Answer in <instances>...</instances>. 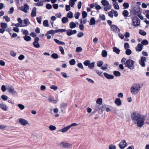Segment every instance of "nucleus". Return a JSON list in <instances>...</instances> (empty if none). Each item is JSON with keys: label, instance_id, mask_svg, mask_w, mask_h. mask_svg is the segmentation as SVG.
I'll list each match as a JSON object with an SVG mask.
<instances>
[{"label": "nucleus", "instance_id": "de8ad7c7", "mask_svg": "<svg viewBox=\"0 0 149 149\" xmlns=\"http://www.w3.org/2000/svg\"><path fill=\"white\" fill-rule=\"evenodd\" d=\"M1 98L4 100H6L8 98V97L6 95H3L1 96Z\"/></svg>", "mask_w": 149, "mask_h": 149}, {"label": "nucleus", "instance_id": "052dcab7", "mask_svg": "<svg viewBox=\"0 0 149 149\" xmlns=\"http://www.w3.org/2000/svg\"><path fill=\"white\" fill-rule=\"evenodd\" d=\"M67 104L66 103H63L61 105V108H64L66 107Z\"/></svg>", "mask_w": 149, "mask_h": 149}, {"label": "nucleus", "instance_id": "09e8293b", "mask_svg": "<svg viewBox=\"0 0 149 149\" xmlns=\"http://www.w3.org/2000/svg\"><path fill=\"white\" fill-rule=\"evenodd\" d=\"M76 61L74 59H72L69 61L70 64L71 65H74Z\"/></svg>", "mask_w": 149, "mask_h": 149}, {"label": "nucleus", "instance_id": "79ce46f5", "mask_svg": "<svg viewBox=\"0 0 149 149\" xmlns=\"http://www.w3.org/2000/svg\"><path fill=\"white\" fill-rule=\"evenodd\" d=\"M17 106L21 110H23L25 108L24 106L20 104H18Z\"/></svg>", "mask_w": 149, "mask_h": 149}, {"label": "nucleus", "instance_id": "7c9ffc66", "mask_svg": "<svg viewBox=\"0 0 149 149\" xmlns=\"http://www.w3.org/2000/svg\"><path fill=\"white\" fill-rule=\"evenodd\" d=\"M68 21V19L66 17H63L62 19V22L64 24L67 22Z\"/></svg>", "mask_w": 149, "mask_h": 149}, {"label": "nucleus", "instance_id": "72a5a7b5", "mask_svg": "<svg viewBox=\"0 0 149 149\" xmlns=\"http://www.w3.org/2000/svg\"><path fill=\"white\" fill-rule=\"evenodd\" d=\"M139 33L140 34L143 36H145L146 34V33L145 31L141 29L139 30Z\"/></svg>", "mask_w": 149, "mask_h": 149}, {"label": "nucleus", "instance_id": "603ef678", "mask_svg": "<svg viewBox=\"0 0 149 149\" xmlns=\"http://www.w3.org/2000/svg\"><path fill=\"white\" fill-rule=\"evenodd\" d=\"M129 5L128 3H124L123 4V6L125 8H128L129 7Z\"/></svg>", "mask_w": 149, "mask_h": 149}, {"label": "nucleus", "instance_id": "9d476101", "mask_svg": "<svg viewBox=\"0 0 149 149\" xmlns=\"http://www.w3.org/2000/svg\"><path fill=\"white\" fill-rule=\"evenodd\" d=\"M39 40V38L38 37H36L34 39V41L33 42V44L34 47L38 48L40 47V45L38 42Z\"/></svg>", "mask_w": 149, "mask_h": 149}, {"label": "nucleus", "instance_id": "a19ab883", "mask_svg": "<svg viewBox=\"0 0 149 149\" xmlns=\"http://www.w3.org/2000/svg\"><path fill=\"white\" fill-rule=\"evenodd\" d=\"M126 49V50L125 51L126 54L128 55H130L132 53L131 50L129 49Z\"/></svg>", "mask_w": 149, "mask_h": 149}, {"label": "nucleus", "instance_id": "423d86ee", "mask_svg": "<svg viewBox=\"0 0 149 149\" xmlns=\"http://www.w3.org/2000/svg\"><path fill=\"white\" fill-rule=\"evenodd\" d=\"M7 90L9 93L12 94L13 95H14L17 94V92L16 91H15L14 88L13 86H8L7 88Z\"/></svg>", "mask_w": 149, "mask_h": 149}, {"label": "nucleus", "instance_id": "e433bc0d", "mask_svg": "<svg viewBox=\"0 0 149 149\" xmlns=\"http://www.w3.org/2000/svg\"><path fill=\"white\" fill-rule=\"evenodd\" d=\"M141 44L144 45H147L148 43V42L146 40H144L141 42Z\"/></svg>", "mask_w": 149, "mask_h": 149}, {"label": "nucleus", "instance_id": "13d9d810", "mask_svg": "<svg viewBox=\"0 0 149 149\" xmlns=\"http://www.w3.org/2000/svg\"><path fill=\"white\" fill-rule=\"evenodd\" d=\"M108 66V64H106L101 67V68L103 70H106Z\"/></svg>", "mask_w": 149, "mask_h": 149}, {"label": "nucleus", "instance_id": "a878e982", "mask_svg": "<svg viewBox=\"0 0 149 149\" xmlns=\"http://www.w3.org/2000/svg\"><path fill=\"white\" fill-rule=\"evenodd\" d=\"M113 51L114 52H116V54H118L120 52V50L116 47H114L113 48Z\"/></svg>", "mask_w": 149, "mask_h": 149}, {"label": "nucleus", "instance_id": "49530a36", "mask_svg": "<svg viewBox=\"0 0 149 149\" xmlns=\"http://www.w3.org/2000/svg\"><path fill=\"white\" fill-rule=\"evenodd\" d=\"M49 128L51 131L55 130L56 129V127L55 126L52 125H50L49 127Z\"/></svg>", "mask_w": 149, "mask_h": 149}, {"label": "nucleus", "instance_id": "cd10ccee", "mask_svg": "<svg viewBox=\"0 0 149 149\" xmlns=\"http://www.w3.org/2000/svg\"><path fill=\"white\" fill-rule=\"evenodd\" d=\"M95 24V20L94 17H92L90 19V25H94Z\"/></svg>", "mask_w": 149, "mask_h": 149}, {"label": "nucleus", "instance_id": "412c9836", "mask_svg": "<svg viewBox=\"0 0 149 149\" xmlns=\"http://www.w3.org/2000/svg\"><path fill=\"white\" fill-rule=\"evenodd\" d=\"M101 2L102 5L104 6H108L109 4V2L106 0H102Z\"/></svg>", "mask_w": 149, "mask_h": 149}, {"label": "nucleus", "instance_id": "5fc2aeb1", "mask_svg": "<svg viewBox=\"0 0 149 149\" xmlns=\"http://www.w3.org/2000/svg\"><path fill=\"white\" fill-rule=\"evenodd\" d=\"M80 15V13L79 12H77L75 13L74 14V17L76 19L79 18Z\"/></svg>", "mask_w": 149, "mask_h": 149}, {"label": "nucleus", "instance_id": "864d4df0", "mask_svg": "<svg viewBox=\"0 0 149 149\" xmlns=\"http://www.w3.org/2000/svg\"><path fill=\"white\" fill-rule=\"evenodd\" d=\"M43 5V2L42 1H40L36 3V5L38 6H42Z\"/></svg>", "mask_w": 149, "mask_h": 149}, {"label": "nucleus", "instance_id": "3c124183", "mask_svg": "<svg viewBox=\"0 0 149 149\" xmlns=\"http://www.w3.org/2000/svg\"><path fill=\"white\" fill-rule=\"evenodd\" d=\"M48 21L47 20H45L43 22V25L45 26H49L48 24Z\"/></svg>", "mask_w": 149, "mask_h": 149}, {"label": "nucleus", "instance_id": "338daca9", "mask_svg": "<svg viewBox=\"0 0 149 149\" xmlns=\"http://www.w3.org/2000/svg\"><path fill=\"white\" fill-rule=\"evenodd\" d=\"M145 13H146V17L148 19H149V10H146Z\"/></svg>", "mask_w": 149, "mask_h": 149}, {"label": "nucleus", "instance_id": "6e6552de", "mask_svg": "<svg viewBox=\"0 0 149 149\" xmlns=\"http://www.w3.org/2000/svg\"><path fill=\"white\" fill-rule=\"evenodd\" d=\"M111 26V30L114 32L117 33L120 32V29L116 25H112Z\"/></svg>", "mask_w": 149, "mask_h": 149}, {"label": "nucleus", "instance_id": "f257e3e1", "mask_svg": "<svg viewBox=\"0 0 149 149\" xmlns=\"http://www.w3.org/2000/svg\"><path fill=\"white\" fill-rule=\"evenodd\" d=\"M131 118L134 124H136L139 127H141L144 125L145 118L143 115L135 112L132 113Z\"/></svg>", "mask_w": 149, "mask_h": 149}, {"label": "nucleus", "instance_id": "ea45409f", "mask_svg": "<svg viewBox=\"0 0 149 149\" xmlns=\"http://www.w3.org/2000/svg\"><path fill=\"white\" fill-rule=\"evenodd\" d=\"M90 63H91V61L90 60H86L84 62V64L85 66H88L89 64H90Z\"/></svg>", "mask_w": 149, "mask_h": 149}, {"label": "nucleus", "instance_id": "ddd939ff", "mask_svg": "<svg viewBox=\"0 0 149 149\" xmlns=\"http://www.w3.org/2000/svg\"><path fill=\"white\" fill-rule=\"evenodd\" d=\"M66 31H67V34L68 36H70L72 34H76L77 33V31L75 30H72L70 29L66 30Z\"/></svg>", "mask_w": 149, "mask_h": 149}, {"label": "nucleus", "instance_id": "1a4fd4ad", "mask_svg": "<svg viewBox=\"0 0 149 149\" xmlns=\"http://www.w3.org/2000/svg\"><path fill=\"white\" fill-rule=\"evenodd\" d=\"M29 6L26 4H24V6H22L19 8L20 9L26 13L27 12V10L29 9Z\"/></svg>", "mask_w": 149, "mask_h": 149}, {"label": "nucleus", "instance_id": "bb28decb", "mask_svg": "<svg viewBox=\"0 0 149 149\" xmlns=\"http://www.w3.org/2000/svg\"><path fill=\"white\" fill-rule=\"evenodd\" d=\"M113 4L114 7L116 9H119V6L118 4V3L116 2H113Z\"/></svg>", "mask_w": 149, "mask_h": 149}, {"label": "nucleus", "instance_id": "c85d7f7f", "mask_svg": "<svg viewBox=\"0 0 149 149\" xmlns=\"http://www.w3.org/2000/svg\"><path fill=\"white\" fill-rule=\"evenodd\" d=\"M95 63L94 62H93L91 63H90L88 66L89 68L90 69H93L94 67Z\"/></svg>", "mask_w": 149, "mask_h": 149}, {"label": "nucleus", "instance_id": "0e129e2a", "mask_svg": "<svg viewBox=\"0 0 149 149\" xmlns=\"http://www.w3.org/2000/svg\"><path fill=\"white\" fill-rule=\"evenodd\" d=\"M116 146L114 145H111L109 146V149H116Z\"/></svg>", "mask_w": 149, "mask_h": 149}, {"label": "nucleus", "instance_id": "aec40b11", "mask_svg": "<svg viewBox=\"0 0 149 149\" xmlns=\"http://www.w3.org/2000/svg\"><path fill=\"white\" fill-rule=\"evenodd\" d=\"M115 103L118 106H120L121 104V101L120 98H118L116 99Z\"/></svg>", "mask_w": 149, "mask_h": 149}, {"label": "nucleus", "instance_id": "f03ea898", "mask_svg": "<svg viewBox=\"0 0 149 149\" xmlns=\"http://www.w3.org/2000/svg\"><path fill=\"white\" fill-rule=\"evenodd\" d=\"M141 88L140 84L136 83L133 84L130 88L131 93L133 95H136L139 93Z\"/></svg>", "mask_w": 149, "mask_h": 149}, {"label": "nucleus", "instance_id": "6e6d98bb", "mask_svg": "<svg viewBox=\"0 0 149 149\" xmlns=\"http://www.w3.org/2000/svg\"><path fill=\"white\" fill-rule=\"evenodd\" d=\"M56 33V30H51L48 31V33L49 34H53Z\"/></svg>", "mask_w": 149, "mask_h": 149}, {"label": "nucleus", "instance_id": "c9c22d12", "mask_svg": "<svg viewBox=\"0 0 149 149\" xmlns=\"http://www.w3.org/2000/svg\"><path fill=\"white\" fill-rule=\"evenodd\" d=\"M96 103L99 104V105H101L102 103V100L101 98H99L97 99Z\"/></svg>", "mask_w": 149, "mask_h": 149}, {"label": "nucleus", "instance_id": "5701e85b", "mask_svg": "<svg viewBox=\"0 0 149 149\" xmlns=\"http://www.w3.org/2000/svg\"><path fill=\"white\" fill-rule=\"evenodd\" d=\"M54 41L55 42L58 44H59L62 45H63L65 44V43L64 42H63L62 41H61L57 39H54Z\"/></svg>", "mask_w": 149, "mask_h": 149}, {"label": "nucleus", "instance_id": "a211bd4d", "mask_svg": "<svg viewBox=\"0 0 149 149\" xmlns=\"http://www.w3.org/2000/svg\"><path fill=\"white\" fill-rule=\"evenodd\" d=\"M104 74L105 77L108 79H111L114 78V76L113 75L109 74L107 73H104Z\"/></svg>", "mask_w": 149, "mask_h": 149}, {"label": "nucleus", "instance_id": "473e14b6", "mask_svg": "<svg viewBox=\"0 0 149 149\" xmlns=\"http://www.w3.org/2000/svg\"><path fill=\"white\" fill-rule=\"evenodd\" d=\"M67 16L70 18H72L73 17L72 13L71 11H69L67 14Z\"/></svg>", "mask_w": 149, "mask_h": 149}, {"label": "nucleus", "instance_id": "a18cd8bd", "mask_svg": "<svg viewBox=\"0 0 149 149\" xmlns=\"http://www.w3.org/2000/svg\"><path fill=\"white\" fill-rule=\"evenodd\" d=\"M56 30V33L58 32H60L61 33L64 32L66 31V30L65 29H58Z\"/></svg>", "mask_w": 149, "mask_h": 149}, {"label": "nucleus", "instance_id": "dca6fc26", "mask_svg": "<svg viewBox=\"0 0 149 149\" xmlns=\"http://www.w3.org/2000/svg\"><path fill=\"white\" fill-rule=\"evenodd\" d=\"M0 108L2 110L4 111H7L8 109V106L6 104L2 103L0 104Z\"/></svg>", "mask_w": 149, "mask_h": 149}, {"label": "nucleus", "instance_id": "58836bf2", "mask_svg": "<svg viewBox=\"0 0 149 149\" xmlns=\"http://www.w3.org/2000/svg\"><path fill=\"white\" fill-rule=\"evenodd\" d=\"M24 39L27 41H29L31 40V38L30 36L26 35L24 37Z\"/></svg>", "mask_w": 149, "mask_h": 149}, {"label": "nucleus", "instance_id": "393cba45", "mask_svg": "<svg viewBox=\"0 0 149 149\" xmlns=\"http://www.w3.org/2000/svg\"><path fill=\"white\" fill-rule=\"evenodd\" d=\"M102 55L103 57H106L107 55V52L105 50H103L102 52Z\"/></svg>", "mask_w": 149, "mask_h": 149}, {"label": "nucleus", "instance_id": "f704fd0d", "mask_svg": "<svg viewBox=\"0 0 149 149\" xmlns=\"http://www.w3.org/2000/svg\"><path fill=\"white\" fill-rule=\"evenodd\" d=\"M51 57L54 59H57L58 58V55L56 53L53 54L51 56Z\"/></svg>", "mask_w": 149, "mask_h": 149}, {"label": "nucleus", "instance_id": "2eb2a0df", "mask_svg": "<svg viewBox=\"0 0 149 149\" xmlns=\"http://www.w3.org/2000/svg\"><path fill=\"white\" fill-rule=\"evenodd\" d=\"M19 122L23 126H25L28 124V122L27 121L23 118H20L19 120Z\"/></svg>", "mask_w": 149, "mask_h": 149}, {"label": "nucleus", "instance_id": "bf43d9fd", "mask_svg": "<svg viewBox=\"0 0 149 149\" xmlns=\"http://www.w3.org/2000/svg\"><path fill=\"white\" fill-rule=\"evenodd\" d=\"M124 47L125 49H128L129 48V45L128 43H125L124 44Z\"/></svg>", "mask_w": 149, "mask_h": 149}, {"label": "nucleus", "instance_id": "7ed1b4c3", "mask_svg": "<svg viewBox=\"0 0 149 149\" xmlns=\"http://www.w3.org/2000/svg\"><path fill=\"white\" fill-rule=\"evenodd\" d=\"M134 62L132 59L127 60L125 63V66L130 69H133L134 68Z\"/></svg>", "mask_w": 149, "mask_h": 149}, {"label": "nucleus", "instance_id": "20e7f679", "mask_svg": "<svg viewBox=\"0 0 149 149\" xmlns=\"http://www.w3.org/2000/svg\"><path fill=\"white\" fill-rule=\"evenodd\" d=\"M59 146L62 148H69L71 149L72 148V146L71 144L65 141L60 142Z\"/></svg>", "mask_w": 149, "mask_h": 149}, {"label": "nucleus", "instance_id": "69168bd1", "mask_svg": "<svg viewBox=\"0 0 149 149\" xmlns=\"http://www.w3.org/2000/svg\"><path fill=\"white\" fill-rule=\"evenodd\" d=\"M36 19L38 22L39 23V24H40L41 23L42 19L41 18H40L39 17H36Z\"/></svg>", "mask_w": 149, "mask_h": 149}, {"label": "nucleus", "instance_id": "f8f14e48", "mask_svg": "<svg viewBox=\"0 0 149 149\" xmlns=\"http://www.w3.org/2000/svg\"><path fill=\"white\" fill-rule=\"evenodd\" d=\"M48 99L49 102L51 103L54 104H56L57 103L58 100H56L54 98V97L49 96L48 98Z\"/></svg>", "mask_w": 149, "mask_h": 149}, {"label": "nucleus", "instance_id": "b1692460", "mask_svg": "<svg viewBox=\"0 0 149 149\" xmlns=\"http://www.w3.org/2000/svg\"><path fill=\"white\" fill-rule=\"evenodd\" d=\"M76 26V24L73 22H71L70 23V27L71 29H73Z\"/></svg>", "mask_w": 149, "mask_h": 149}, {"label": "nucleus", "instance_id": "680f3d73", "mask_svg": "<svg viewBox=\"0 0 149 149\" xmlns=\"http://www.w3.org/2000/svg\"><path fill=\"white\" fill-rule=\"evenodd\" d=\"M46 7V8L48 9H50L52 8V5L50 4H47Z\"/></svg>", "mask_w": 149, "mask_h": 149}, {"label": "nucleus", "instance_id": "4c0bfd02", "mask_svg": "<svg viewBox=\"0 0 149 149\" xmlns=\"http://www.w3.org/2000/svg\"><path fill=\"white\" fill-rule=\"evenodd\" d=\"M129 14L128 11L126 10H124L123 12V14L125 17H127Z\"/></svg>", "mask_w": 149, "mask_h": 149}, {"label": "nucleus", "instance_id": "c03bdc74", "mask_svg": "<svg viewBox=\"0 0 149 149\" xmlns=\"http://www.w3.org/2000/svg\"><path fill=\"white\" fill-rule=\"evenodd\" d=\"M59 50L61 52V54L64 55L65 54V53L64 52V50L63 47L62 46H59Z\"/></svg>", "mask_w": 149, "mask_h": 149}, {"label": "nucleus", "instance_id": "4468645a", "mask_svg": "<svg viewBox=\"0 0 149 149\" xmlns=\"http://www.w3.org/2000/svg\"><path fill=\"white\" fill-rule=\"evenodd\" d=\"M30 23L29 19L26 18L23 20V23L22 24V26L24 27L27 26Z\"/></svg>", "mask_w": 149, "mask_h": 149}, {"label": "nucleus", "instance_id": "e2e57ef3", "mask_svg": "<svg viewBox=\"0 0 149 149\" xmlns=\"http://www.w3.org/2000/svg\"><path fill=\"white\" fill-rule=\"evenodd\" d=\"M50 88L51 89L56 90L57 89V87L55 85H52L50 86Z\"/></svg>", "mask_w": 149, "mask_h": 149}, {"label": "nucleus", "instance_id": "4d7b16f0", "mask_svg": "<svg viewBox=\"0 0 149 149\" xmlns=\"http://www.w3.org/2000/svg\"><path fill=\"white\" fill-rule=\"evenodd\" d=\"M82 15L83 18H86L87 16V13L85 11H83L82 13Z\"/></svg>", "mask_w": 149, "mask_h": 149}, {"label": "nucleus", "instance_id": "2f4dec72", "mask_svg": "<svg viewBox=\"0 0 149 149\" xmlns=\"http://www.w3.org/2000/svg\"><path fill=\"white\" fill-rule=\"evenodd\" d=\"M114 75L116 76H120L121 75V74L120 72L117 71H114L113 72Z\"/></svg>", "mask_w": 149, "mask_h": 149}, {"label": "nucleus", "instance_id": "9b49d317", "mask_svg": "<svg viewBox=\"0 0 149 149\" xmlns=\"http://www.w3.org/2000/svg\"><path fill=\"white\" fill-rule=\"evenodd\" d=\"M146 61V58L144 56H142L141 57V59L139 60V63L143 67L145 66V62Z\"/></svg>", "mask_w": 149, "mask_h": 149}, {"label": "nucleus", "instance_id": "0eeeda50", "mask_svg": "<svg viewBox=\"0 0 149 149\" xmlns=\"http://www.w3.org/2000/svg\"><path fill=\"white\" fill-rule=\"evenodd\" d=\"M127 143L125 140H122L120 143L119 146L121 149H123L127 146Z\"/></svg>", "mask_w": 149, "mask_h": 149}, {"label": "nucleus", "instance_id": "774afa93", "mask_svg": "<svg viewBox=\"0 0 149 149\" xmlns=\"http://www.w3.org/2000/svg\"><path fill=\"white\" fill-rule=\"evenodd\" d=\"M69 4L70 6L71 7H73L74 5L75 4L74 2L70 0L69 1Z\"/></svg>", "mask_w": 149, "mask_h": 149}, {"label": "nucleus", "instance_id": "c756f323", "mask_svg": "<svg viewBox=\"0 0 149 149\" xmlns=\"http://www.w3.org/2000/svg\"><path fill=\"white\" fill-rule=\"evenodd\" d=\"M7 25L6 23H1V27L2 29H5L7 28Z\"/></svg>", "mask_w": 149, "mask_h": 149}, {"label": "nucleus", "instance_id": "6ab92c4d", "mask_svg": "<svg viewBox=\"0 0 149 149\" xmlns=\"http://www.w3.org/2000/svg\"><path fill=\"white\" fill-rule=\"evenodd\" d=\"M36 8L35 7L33 8L31 14V16L32 17H35L36 16Z\"/></svg>", "mask_w": 149, "mask_h": 149}, {"label": "nucleus", "instance_id": "f3484780", "mask_svg": "<svg viewBox=\"0 0 149 149\" xmlns=\"http://www.w3.org/2000/svg\"><path fill=\"white\" fill-rule=\"evenodd\" d=\"M143 47V45L141 44H138L137 46L135 47L136 51L139 52L141 51L142 50Z\"/></svg>", "mask_w": 149, "mask_h": 149}, {"label": "nucleus", "instance_id": "39448f33", "mask_svg": "<svg viewBox=\"0 0 149 149\" xmlns=\"http://www.w3.org/2000/svg\"><path fill=\"white\" fill-rule=\"evenodd\" d=\"M132 21L134 25L135 26H138L140 24V20L137 16L133 17Z\"/></svg>", "mask_w": 149, "mask_h": 149}, {"label": "nucleus", "instance_id": "4be33fe9", "mask_svg": "<svg viewBox=\"0 0 149 149\" xmlns=\"http://www.w3.org/2000/svg\"><path fill=\"white\" fill-rule=\"evenodd\" d=\"M70 129L69 126L65 127L61 130V131L62 133H65L66 132Z\"/></svg>", "mask_w": 149, "mask_h": 149}, {"label": "nucleus", "instance_id": "37998d69", "mask_svg": "<svg viewBox=\"0 0 149 149\" xmlns=\"http://www.w3.org/2000/svg\"><path fill=\"white\" fill-rule=\"evenodd\" d=\"M103 62L102 61H98L97 63V66L100 67L103 65Z\"/></svg>", "mask_w": 149, "mask_h": 149}, {"label": "nucleus", "instance_id": "8fccbe9b", "mask_svg": "<svg viewBox=\"0 0 149 149\" xmlns=\"http://www.w3.org/2000/svg\"><path fill=\"white\" fill-rule=\"evenodd\" d=\"M82 50V49L81 47H77L76 49V51L77 52H81Z\"/></svg>", "mask_w": 149, "mask_h": 149}]
</instances>
